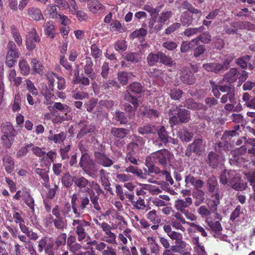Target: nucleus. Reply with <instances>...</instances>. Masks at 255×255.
Wrapping results in <instances>:
<instances>
[{
  "label": "nucleus",
  "mask_w": 255,
  "mask_h": 255,
  "mask_svg": "<svg viewBox=\"0 0 255 255\" xmlns=\"http://www.w3.org/2000/svg\"><path fill=\"white\" fill-rule=\"evenodd\" d=\"M25 45L29 51H32L36 47V44L40 43L41 38L35 28H33L26 35Z\"/></svg>",
  "instance_id": "obj_7"
},
{
  "label": "nucleus",
  "mask_w": 255,
  "mask_h": 255,
  "mask_svg": "<svg viewBox=\"0 0 255 255\" xmlns=\"http://www.w3.org/2000/svg\"><path fill=\"white\" fill-rule=\"evenodd\" d=\"M146 218L154 224H159L161 220L157 214V212L155 210H152L149 211L146 215Z\"/></svg>",
  "instance_id": "obj_58"
},
{
  "label": "nucleus",
  "mask_w": 255,
  "mask_h": 255,
  "mask_svg": "<svg viewBox=\"0 0 255 255\" xmlns=\"http://www.w3.org/2000/svg\"><path fill=\"white\" fill-rule=\"evenodd\" d=\"M220 204V195L218 193H216L211 196V200L210 201V209L215 212L217 211L218 206Z\"/></svg>",
  "instance_id": "obj_52"
},
{
  "label": "nucleus",
  "mask_w": 255,
  "mask_h": 255,
  "mask_svg": "<svg viewBox=\"0 0 255 255\" xmlns=\"http://www.w3.org/2000/svg\"><path fill=\"white\" fill-rule=\"evenodd\" d=\"M204 151V146L203 144V140L202 139L197 138L194 141L189 144L185 151V155L190 157L193 153H195L196 155H201Z\"/></svg>",
  "instance_id": "obj_9"
},
{
  "label": "nucleus",
  "mask_w": 255,
  "mask_h": 255,
  "mask_svg": "<svg viewBox=\"0 0 255 255\" xmlns=\"http://www.w3.org/2000/svg\"><path fill=\"white\" fill-rule=\"evenodd\" d=\"M218 185V181L215 176L212 175L208 178L207 182V186L209 192H214L216 190Z\"/></svg>",
  "instance_id": "obj_51"
},
{
  "label": "nucleus",
  "mask_w": 255,
  "mask_h": 255,
  "mask_svg": "<svg viewBox=\"0 0 255 255\" xmlns=\"http://www.w3.org/2000/svg\"><path fill=\"white\" fill-rule=\"evenodd\" d=\"M248 77V73L245 70L240 71L237 68H231L224 74L223 78L224 82L231 85L239 79L238 86H240L246 81Z\"/></svg>",
  "instance_id": "obj_1"
},
{
  "label": "nucleus",
  "mask_w": 255,
  "mask_h": 255,
  "mask_svg": "<svg viewBox=\"0 0 255 255\" xmlns=\"http://www.w3.org/2000/svg\"><path fill=\"white\" fill-rule=\"evenodd\" d=\"M85 63L83 65L84 73L88 77L91 79L94 80L96 78V74L94 72L93 70V62L91 57H86Z\"/></svg>",
  "instance_id": "obj_18"
},
{
  "label": "nucleus",
  "mask_w": 255,
  "mask_h": 255,
  "mask_svg": "<svg viewBox=\"0 0 255 255\" xmlns=\"http://www.w3.org/2000/svg\"><path fill=\"white\" fill-rule=\"evenodd\" d=\"M188 226L190 227V228H188L187 231L188 233H196L199 232L200 233L201 235L204 237H207V233L205 231L204 228L199 225L196 224L194 222H189L188 224Z\"/></svg>",
  "instance_id": "obj_31"
},
{
  "label": "nucleus",
  "mask_w": 255,
  "mask_h": 255,
  "mask_svg": "<svg viewBox=\"0 0 255 255\" xmlns=\"http://www.w3.org/2000/svg\"><path fill=\"white\" fill-rule=\"evenodd\" d=\"M89 78V77H86L83 74H81V76H79V72H78V75H75V77L73 79V83L74 84H81L84 86H87L90 84Z\"/></svg>",
  "instance_id": "obj_43"
},
{
  "label": "nucleus",
  "mask_w": 255,
  "mask_h": 255,
  "mask_svg": "<svg viewBox=\"0 0 255 255\" xmlns=\"http://www.w3.org/2000/svg\"><path fill=\"white\" fill-rule=\"evenodd\" d=\"M204 30L205 27L203 25H202L199 27L187 28L184 31L183 33L186 36L189 37L196 34L197 33H202Z\"/></svg>",
  "instance_id": "obj_56"
},
{
  "label": "nucleus",
  "mask_w": 255,
  "mask_h": 255,
  "mask_svg": "<svg viewBox=\"0 0 255 255\" xmlns=\"http://www.w3.org/2000/svg\"><path fill=\"white\" fill-rule=\"evenodd\" d=\"M193 19L192 14L188 11L183 12L180 17L181 23L184 26H188L191 25Z\"/></svg>",
  "instance_id": "obj_48"
},
{
  "label": "nucleus",
  "mask_w": 255,
  "mask_h": 255,
  "mask_svg": "<svg viewBox=\"0 0 255 255\" xmlns=\"http://www.w3.org/2000/svg\"><path fill=\"white\" fill-rule=\"evenodd\" d=\"M35 172L43 180L44 186L46 188L49 187L50 186L49 177L47 170L46 169L37 168L35 169Z\"/></svg>",
  "instance_id": "obj_36"
},
{
  "label": "nucleus",
  "mask_w": 255,
  "mask_h": 255,
  "mask_svg": "<svg viewBox=\"0 0 255 255\" xmlns=\"http://www.w3.org/2000/svg\"><path fill=\"white\" fill-rule=\"evenodd\" d=\"M1 130L3 135L14 137L17 134L16 131L13 126L9 122L3 124L1 126Z\"/></svg>",
  "instance_id": "obj_27"
},
{
  "label": "nucleus",
  "mask_w": 255,
  "mask_h": 255,
  "mask_svg": "<svg viewBox=\"0 0 255 255\" xmlns=\"http://www.w3.org/2000/svg\"><path fill=\"white\" fill-rule=\"evenodd\" d=\"M69 251L75 255H91L90 251L82 252V246L79 243H75L68 247Z\"/></svg>",
  "instance_id": "obj_39"
},
{
  "label": "nucleus",
  "mask_w": 255,
  "mask_h": 255,
  "mask_svg": "<svg viewBox=\"0 0 255 255\" xmlns=\"http://www.w3.org/2000/svg\"><path fill=\"white\" fill-rule=\"evenodd\" d=\"M251 59L250 55H245L238 58L236 60V63L242 69H247L248 67V61H249Z\"/></svg>",
  "instance_id": "obj_62"
},
{
  "label": "nucleus",
  "mask_w": 255,
  "mask_h": 255,
  "mask_svg": "<svg viewBox=\"0 0 255 255\" xmlns=\"http://www.w3.org/2000/svg\"><path fill=\"white\" fill-rule=\"evenodd\" d=\"M224 65L221 63L213 62L204 64L203 65V68L208 72H213L215 74H219L224 71Z\"/></svg>",
  "instance_id": "obj_22"
},
{
  "label": "nucleus",
  "mask_w": 255,
  "mask_h": 255,
  "mask_svg": "<svg viewBox=\"0 0 255 255\" xmlns=\"http://www.w3.org/2000/svg\"><path fill=\"white\" fill-rule=\"evenodd\" d=\"M207 163L210 167L213 168H217L219 163V156L214 152H209Z\"/></svg>",
  "instance_id": "obj_40"
},
{
  "label": "nucleus",
  "mask_w": 255,
  "mask_h": 255,
  "mask_svg": "<svg viewBox=\"0 0 255 255\" xmlns=\"http://www.w3.org/2000/svg\"><path fill=\"white\" fill-rule=\"evenodd\" d=\"M53 223L55 228L58 230L63 231L66 227L67 221L64 217L53 219Z\"/></svg>",
  "instance_id": "obj_54"
},
{
  "label": "nucleus",
  "mask_w": 255,
  "mask_h": 255,
  "mask_svg": "<svg viewBox=\"0 0 255 255\" xmlns=\"http://www.w3.org/2000/svg\"><path fill=\"white\" fill-rule=\"evenodd\" d=\"M154 162L163 167H165L170 159V153L165 149H161L153 154Z\"/></svg>",
  "instance_id": "obj_8"
},
{
  "label": "nucleus",
  "mask_w": 255,
  "mask_h": 255,
  "mask_svg": "<svg viewBox=\"0 0 255 255\" xmlns=\"http://www.w3.org/2000/svg\"><path fill=\"white\" fill-rule=\"evenodd\" d=\"M144 91V87L139 82H133L129 85L127 90V93L125 95L130 94L132 97L140 98L142 93Z\"/></svg>",
  "instance_id": "obj_15"
},
{
  "label": "nucleus",
  "mask_w": 255,
  "mask_h": 255,
  "mask_svg": "<svg viewBox=\"0 0 255 255\" xmlns=\"http://www.w3.org/2000/svg\"><path fill=\"white\" fill-rule=\"evenodd\" d=\"M255 97H252L248 92L243 94L242 97V102H244V106L246 107L254 109Z\"/></svg>",
  "instance_id": "obj_37"
},
{
  "label": "nucleus",
  "mask_w": 255,
  "mask_h": 255,
  "mask_svg": "<svg viewBox=\"0 0 255 255\" xmlns=\"http://www.w3.org/2000/svg\"><path fill=\"white\" fill-rule=\"evenodd\" d=\"M233 174H235L234 170H224L220 175V182L223 185L229 184Z\"/></svg>",
  "instance_id": "obj_33"
},
{
  "label": "nucleus",
  "mask_w": 255,
  "mask_h": 255,
  "mask_svg": "<svg viewBox=\"0 0 255 255\" xmlns=\"http://www.w3.org/2000/svg\"><path fill=\"white\" fill-rule=\"evenodd\" d=\"M148 245L150 249V253L155 255H158L159 253L160 247L156 242L153 237H148L147 238Z\"/></svg>",
  "instance_id": "obj_46"
},
{
  "label": "nucleus",
  "mask_w": 255,
  "mask_h": 255,
  "mask_svg": "<svg viewBox=\"0 0 255 255\" xmlns=\"http://www.w3.org/2000/svg\"><path fill=\"white\" fill-rule=\"evenodd\" d=\"M124 98L125 100L130 103L133 106H131L129 104L126 103L124 105V109L126 112L130 114H134L135 111L138 108L139 105L137 97H132L129 94L125 95Z\"/></svg>",
  "instance_id": "obj_16"
},
{
  "label": "nucleus",
  "mask_w": 255,
  "mask_h": 255,
  "mask_svg": "<svg viewBox=\"0 0 255 255\" xmlns=\"http://www.w3.org/2000/svg\"><path fill=\"white\" fill-rule=\"evenodd\" d=\"M99 85L100 87L104 90L111 88L113 87L119 88L118 82L114 80L111 79L108 80H103V81L100 82Z\"/></svg>",
  "instance_id": "obj_55"
},
{
  "label": "nucleus",
  "mask_w": 255,
  "mask_h": 255,
  "mask_svg": "<svg viewBox=\"0 0 255 255\" xmlns=\"http://www.w3.org/2000/svg\"><path fill=\"white\" fill-rule=\"evenodd\" d=\"M169 114L173 115L177 114L180 123H187L190 118V112L186 109L178 108L177 106H173L169 110Z\"/></svg>",
  "instance_id": "obj_14"
},
{
  "label": "nucleus",
  "mask_w": 255,
  "mask_h": 255,
  "mask_svg": "<svg viewBox=\"0 0 255 255\" xmlns=\"http://www.w3.org/2000/svg\"><path fill=\"white\" fill-rule=\"evenodd\" d=\"M88 7L90 11L93 13H96L104 8L103 5L97 0H91L88 3Z\"/></svg>",
  "instance_id": "obj_47"
},
{
  "label": "nucleus",
  "mask_w": 255,
  "mask_h": 255,
  "mask_svg": "<svg viewBox=\"0 0 255 255\" xmlns=\"http://www.w3.org/2000/svg\"><path fill=\"white\" fill-rule=\"evenodd\" d=\"M192 195L195 199L194 205L196 207L200 206L205 199L204 192L200 189H194L193 190Z\"/></svg>",
  "instance_id": "obj_28"
},
{
  "label": "nucleus",
  "mask_w": 255,
  "mask_h": 255,
  "mask_svg": "<svg viewBox=\"0 0 255 255\" xmlns=\"http://www.w3.org/2000/svg\"><path fill=\"white\" fill-rule=\"evenodd\" d=\"M7 54L5 64L8 67H12L17 62L19 57L18 49L14 42L9 41L7 45Z\"/></svg>",
  "instance_id": "obj_6"
},
{
  "label": "nucleus",
  "mask_w": 255,
  "mask_h": 255,
  "mask_svg": "<svg viewBox=\"0 0 255 255\" xmlns=\"http://www.w3.org/2000/svg\"><path fill=\"white\" fill-rule=\"evenodd\" d=\"M91 223L84 219H74L72 223V228L77 236L78 241L82 242L87 235V232L91 227Z\"/></svg>",
  "instance_id": "obj_2"
},
{
  "label": "nucleus",
  "mask_w": 255,
  "mask_h": 255,
  "mask_svg": "<svg viewBox=\"0 0 255 255\" xmlns=\"http://www.w3.org/2000/svg\"><path fill=\"white\" fill-rule=\"evenodd\" d=\"M192 204V199L191 197H187L183 199H177L175 201L174 207L180 212L187 209Z\"/></svg>",
  "instance_id": "obj_20"
},
{
  "label": "nucleus",
  "mask_w": 255,
  "mask_h": 255,
  "mask_svg": "<svg viewBox=\"0 0 255 255\" xmlns=\"http://www.w3.org/2000/svg\"><path fill=\"white\" fill-rule=\"evenodd\" d=\"M0 139L2 146L5 149L10 148L14 141V137L3 134L1 136Z\"/></svg>",
  "instance_id": "obj_59"
},
{
  "label": "nucleus",
  "mask_w": 255,
  "mask_h": 255,
  "mask_svg": "<svg viewBox=\"0 0 255 255\" xmlns=\"http://www.w3.org/2000/svg\"><path fill=\"white\" fill-rule=\"evenodd\" d=\"M11 33L14 42L17 45L20 47L22 45V38L18 29L16 26L12 25L11 27Z\"/></svg>",
  "instance_id": "obj_45"
},
{
  "label": "nucleus",
  "mask_w": 255,
  "mask_h": 255,
  "mask_svg": "<svg viewBox=\"0 0 255 255\" xmlns=\"http://www.w3.org/2000/svg\"><path fill=\"white\" fill-rule=\"evenodd\" d=\"M73 183L75 186L78 187L80 189H86L87 191L90 182L89 181L82 176H73Z\"/></svg>",
  "instance_id": "obj_24"
},
{
  "label": "nucleus",
  "mask_w": 255,
  "mask_h": 255,
  "mask_svg": "<svg viewBox=\"0 0 255 255\" xmlns=\"http://www.w3.org/2000/svg\"><path fill=\"white\" fill-rule=\"evenodd\" d=\"M180 79L182 83L187 85H193L196 82V77L187 67H184L180 73Z\"/></svg>",
  "instance_id": "obj_13"
},
{
  "label": "nucleus",
  "mask_w": 255,
  "mask_h": 255,
  "mask_svg": "<svg viewBox=\"0 0 255 255\" xmlns=\"http://www.w3.org/2000/svg\"><path fill=\"white\" fill-rule=\"evenodd\" d=\"M240 125H237L234 127V129L231 130H226L222 137V140H224L226 144H228L229 142L230 144L233 141L232 140V138L233 137H235L237 136H239V133L237 131L240 129Z\"/></svg>",
  "instance_id": "obj_21"
},
{
  "label": "nucleus",
  "mask_w": 255,
  "mask_h": 255,
  "mask_svg": "<svg viewBox=\"0 0 255 255\" xmlns=\"http://www.w3.org/2000/svg\"><path fill=\"white\" fill-rule=\"evenodd\" d=\"M253 26V25L247 21L243 22L233 21L231 22L225 23L223 26V34L235 35L238 34L239 29L242 28L243 27L251 29Z\"/></svg>",
  "instance_id": "obj_5"
},
{
  "label": "nucleus",
  "mask_w": 255,
  "mask_h": 255,
  "mask_svg": "<svg viewBox=\"0 0 255 255\" xmlns=\"http://www.w3.org/2000/svg\"><path fill=\"white\" fill-rule=\"evenodd\" d=\"M208 226L210 227L213 232L218 235H221V232L223 230V228L219 221H211L208 222Z\"/></svg>",
  "instance_id": "obj_50"
},
{
  "label": "nucleus",
  "mask_w": 255,
  "mask_h": 255,
  "mask_svg": "<svg viewBox=\"0 0 255 255\" xmlns=\"http://www.w3.org/2000/svg\"><path fill=\"white\" fill-rule=\"evenodd\" d=\"M156 126L147 124L138 128V131L141 134H155L157 131Z\"/></svg>",
  "instance_id": "obj_41"
},
{
  "label": "nucleus",
  "mask_w": 255,
  "mask_h": 255,
  "mask_svg": "<svg viewBox=\"0 0 255 255\" xmlns=\"http://www.w3.org/2000/svg\"><path fill=\"white\" fill-rule=\"evenodd\" d=\"M247 148L245 145H242L239 148H237L231 151V153L234 157V160H235L237 163H240L243 159L241 156L246 153Z\"/></svg>",
  "instance_id": "obj_30"
},
{
  "label": "nucleus",
  "mask_w": 255,
  "mask_h": 255,
  "mask_svg": "<svg viewBox=\"0 0 255 255\" xmlns=\"http://www.w3.org/2000/svg\"><path fill=\"white\" fill-rule=\"evenodd\" d=\"M170 224L172 227L182 232L185 231V228L183 226V224L188 225V224L189 223V222L186 221L181 214L178 212L173 213L170 218Z\"/></svg>",
  "instance_id": "obj_12"
},
{
  "label": "nucleus",
  "mask_w": 255,
  "mask_h": 255,
  "mask_svg": "<svg viewBox=\"0 0 255 255\" xmlns=\"http://www.w3.org/2000/svg\"><path fill=\"white\" fill-rule=\"evenodd\" d=\"M235 58V54L234 53H230L226 54L223 59L222 65H224L223 68L225 70L229 69L230 63L232 62Z\"/></svg>",
  "instance_id": "obj_63"
},
{
  "label": "nucleus",
  "mask_w": 255,
  "mask_h": 255,
  "mask_svg": "<svg viewBox=\"0 0 255 255\" xmlns=\"http://www.w3.org/2000/svg\"><path fill=\"white\" fill-rule=\"evenodd\" d=\"M27 14L29 17L36 21L44 19V16L40 8L36 7H31L27 9Z\"/></svg>",
  "instance_id": "obj_26"
},
{
  "label": "nucleus",
  "mask_w": 255,
  "mask_h": 255,
  "mask_svg": "<svg viewBox=\"0 0 255 255\" xmlns=\"http://www.w3.org/2000/svg\"><path fill=\"white\" fill-rule=\"evenodd\" d=\"M94 155L97 162L104 167H110L114 163L104 153L97 151L94 153Z\"/></svg>",
  "instance_id": "obj_19"
},
{
  "label": "nucleus",
  "mask_w": 255,
  "mask_h": 255,
  "mask_svg": "<svg viewBox=\"0 0 255 255\" xmlns=\"http://www.w3.org/2000/svg\"><path fill=\"white\" fill-rule=\"evenodd\" d=\"M22 199L24 203L29 207L31 212L34 213L35 212V202L33 198L29 192H25L22 194Z\"/></svg>",
  "instance_id": "obj_34"
},
{
  "label": "nucleus",
  "mask_w": 255,
  "mask_h": 255,
  "mask_svg": "<svg viewBox=\"0 0 255 255\" xmlns=\"http://www.w3.org/2000/svg\"><path fill=\"white\" fill-rule=\"evenodd\" d=\"M53 108L56 111H60L64 113L65 115H67V113L71 112V109L68 106L62 104L60 102L55 103Z\"/></svg>",
  "instance_id": "obj_57"
},
{
  "label": "nucleus",
  "mask_w": 255,
  "mask_h": 255,
  "mask_svg": "<svg viewBox=\"0 0 255 255\" xmlns=\"http://www.w3.org/2000/svg\"><path fill=\"white\" fill-rule=\"evenodd\" d=\"M129 133V130L124 128H112L111 134L115 138L121 139H123Z\"/></svg>",
  "instance_id": "obj_32"
},
{
  "label": "nucleus",
  "mask_w": 255,
  "mask_h": 255,
  "mask_svg": "<svg viewBox=\"0 0 255 255\" xmlns=\"http://www.w3.org/2000/svg\"><path fill=\"white\" fill-rule=\"evenodd\" d=\"M156 132L158 135L159 140L164 145H166L168 143L169 135L165 128L163 126H159L156 127Z\"/></svg>",
  "instance_id": "obj_23"
},
{
  "label": "nucleus",
  "mask_w": 255,
  "mask_h": 255,
  "mask_svg": "<svg viewBox=\"0 0 255 255\" xmlns=\"http://www.w3.org/2000/svg\"><path fill=\"white\" fill-rule=\"evenodd\" d=\"M185 186L187 187L190 186L194 187L195 189H200L203 187L204 182L203 180L197 179L193 175L189 174L185 177Z\"/></svg>",
  "instance_id": "obj_17"
},
{
  "label": "nucleus",
  "mask_w": 255,
  "mask_h": 255,
  "mask_svg": "<svg viewBox=\"0 0 255 255\" xmlns=\"http://www.w3.org/2000/svg\"><path fill=\"white\" fill-rule=\"evenodd\" d=\"M16 73L15 70H11L8 75V79L11 82L13 83L14 86L18 87L21 83L22 78L20 77H16Z\"/></svg>",
  "instance_id": "obj_53"
},
{
  "label": "nucleus",
  "mask_w": 255,
  "mask_h": 255,
  "mask_svg": "<svg viewBox=\"0 0 255 255\" xmlns=\"http://www.w3.org/2000/svg\"><path fill=\"white\" fill-rule=\"evenodd\" d=\"M45 34L49 37L51 39H53L55 36V26L54 23L52 21H47L44 26Z\"/></svg>",
  "instance_id": "obj_35"
},
{
  "label": "nucleus",
  "mask_w": 255,
  "mask_h": 255,
  "mask_svg": "<svg viewBox=\"0 0 255 255\" xmlns=\"http://www.w3.org/2000/svg\"><path fill=\"white\" fill-rule=\"evenodd\" d=\"M178 136L182 141L188 142L192 138L193 134L186 128H183L178 131Z\"/></svg>",
  "instance_id": "obj_42"
},
{
  "label": "nucleus",
  "mask_w": 255,
  "mask_h": 255,
  "mask_svg": "<svg viewBox=\"0 0 255 255\" xmlns=\"http://www.w3.org/2000/svg\"><path fill=\"white\" fill-rule=\"evenodd\" d=\"M79 165L83 171L87 173L96 170L94 161L90 158L89 155L87 153L82 155Z\"/></svg>",
  "instance_id": "obj_11"
},
{
  "label": "nucleus",
  "mask_w": 255,
  "mask_h": 255,
  "mask_svg": "<svg viewBox=\"0 0 255 255\" xmlns=\"http://www.w3.org/2000/svg\"><path fill=\"white\" fill-rule=\"evenodd\" d=\"M38 251L39 253L43 251L47 255H54V244L48 237H43L38 242Z\"/></svg>",
  "instance_id": "obj_10"
},
{
  "label": "nucleus",
  "mask_w": 255,
  "mask_h": 255,
  "mask_svg": "<svg viewBox=\"0 0 255 255\" xmlns=\"http://www.w3.org/2000/svg\"><path fill=\"white\" fill-rule=\"evenodd\" d=\"M3 165L5 171L8 174H11L14 168V161L13 159L9 155H5L2 158Z\"/></svg>",
  "instance_id": "obj_29"
},
{
  "label": "nucleus",
  "mask_w": 255,
  "mask_h": 255,
  "mask_svg": "<svg viewBox=\"0 0 255 255\" xmlns=\"http://www.w3.org/2000/svg\"><path fill=\"white\" fill-rule=\"evenodd\" d=\"M66 137L65 133L64 131H62L58 134L49 136L48 138L49 140L53 141L55 143H60L64 141Z\"/></svg>",
  "instance_id": "obj_60"
},
{
  "label": "nucleus",
  "mask_w": 255,
  "mask_h": 255,
  "mask_svg": "<svg viewBox=\"0 0 255 255\" xmlns=\"http://www.w3.org/2000/svg\"><path fill=\"white\" fill-rule=\"evenodd\" d=\"M31 64L35 73L41 75L43 74L44 67L42 63L37 58L32 59Z\"/></svg>",
  "instance_id": "obj_49"
},
{
  "label": "nucleus",
  "mask_w": 255,
  "mask_h": 255,
  "mask_svg": "<svg viewBox=\"0 0 255 255\" xmlns=\"http://www.w3.org/2000/svg\"><path fill=\"white\" fill-rule=\"evenodd\" d=\"M96 129V127L93 125H84L77 134L78 138H81L88 133H94Z\"/></svg>",
  "instance_id": "obj_44"
},
{
  "label": "nucleus",
  "mask_w": 255,
  "mask_h": 255,
  "mask_svg": "<svg viewBox=\"0 0 255 255\" xmlns=\"http://www.w3.org/2000/svg\"><path fill=\"white\" fill-rule=\"evenodd\" d=\"M171 11L163 12L149 19L148 27L150 30L158 32L162 29L163 25L171 17Z\"/></svg>",
  "instance_id": "obj_3"
},
{
  "label": "nucleus",
  "mask_w": 255,
  "mask_h": 255,
  "mask_svg": "<svg viewBox=\"0 0 255 255\" xmlns=\"http://www.w3.org/2000/svg\"><path fill=\"white\" fill-rule=\"evenodd\" d=\"M21 231L24 233L29 238V240L36 241L38 238L37 234L33 232L31 229L30 230L27 226H23Z\"/></svg>",
  "instance_id": "obj_64"
},
{
  "label": "nucleus",
  "mask_w": 255,
  "mask_h": 255,
  "mask_svg": "<svg viewBox=\"0 0 255 255\" xmlns=\"http://www.w3.org/2000/svg\"><path fill=\"white\" fill-rule=\"evenodd\" d=\"M87 192L93 208L97 211H100L102 209V205L99 202V197L96 195L95 192L91 189H88Z\"/></svg>",
  "instance_id": "obj_25"
},
{
  "label": "nucleus",
  "mask_w": 255,
  "mask_h": 255,
  "mask_svg": "<svg viewBox=\"0 0 255 255\" xmlns=\"http://www.w3.org/2000/svg\"><path fill=\"white\" fill-rule=\"evenodd\" d=\"M71 204L73 208V213L75 215V218H80L87 206L90 205V200L87 196H84L80 198L79 203H78V195L74 193L71 197Z\"/></svg>",
  "instance_id": "obj_4"
},
{
  "label": "nucleus",
  "mask_w": 255,
  "mask_h": 255,
  "mask_svg": "<svg viewBox=\"0 0 255 255\" xmlns=\"http://www.w3.org/2000/svg\"><path fill=\"white\" fill-rule=\"evenodd\" d=\"M241 179L240 177L237 176L235 171V174H233V178L230 180L228 184L236 191H242L244 188L241 183Z\"/></svg>",
  "instance_id": "obj_38"
},
{
  "label": "nucleus",
  "mask_w": 255,
  "mask_h": 255,
  "mask_svg": "<svg viewBox=\"0 0 255 255\" xmlns=\"http://www.w3.org/2000/svg\"><path fill=\"white\" fill-rule=\"evenodd\" d=\"M159 60V51L157 53H150L147 57V62L150 66H153L157 63Z\"/></svg>",
  "instance_id": "obj_61"
}]
</instances>
